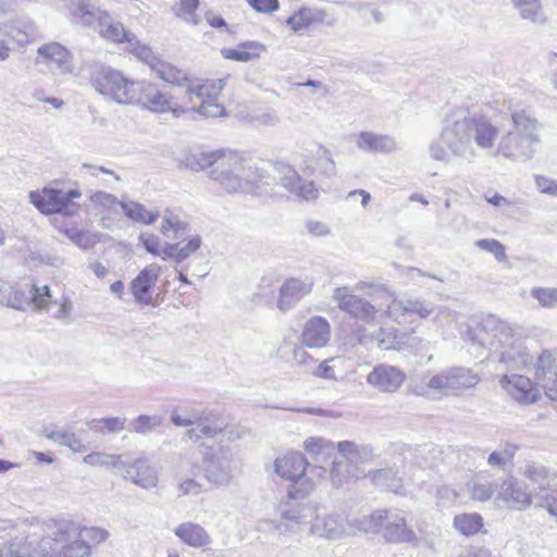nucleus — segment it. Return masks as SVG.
Instances as JSON below:
<instances>
[{
	"label": "nucleus",
	"instance_id": "nucleus-1",
	"mask_svg": "<svg viewBox=\"0 0 557 557\" xmlns=\"http://www.w3.org/2000/svg\"><path fill=\"white\" fill-rule=\"evenodd\" d=\"M271 174L259 166L249 156L233 150H215L193 156L194 170L209 169V176L228 194H252L258 183L280 184L290 194L305 200L318 198L319 189L313 182L302 181L287 163L276 161L269 164Z\"/></svg>",
	"mask_w": 557,
	"mask_h": 557
},
{
	"label": "nucleus",
	"instance_id": "nucleus-2",
	"mask_svg": "<svg viewBox=\"0 0 557 557\" xmlns=\"http://www.w3.org/2000/svg\"><path fill=\"white\" fill-rule=\"evenodd\" d=\"M498 134V128L487 117L457 108L443 120L440 137L431 141L429 153L433 160L444 163H448L450 157L472 162L476 148H493Z\"/></svg>",
	"mask_w": 557,
	"mask_h": 557
},
{
	"label": "nucleus",
	"instance_id": "nucleus-3",
	"mask_svg": "<svg viewBox=\"0 0 557 557\" xmlns=\"http://www.w3.org/2000/svg\"><path fill=\"white\" fill-rule=\"evenodd\" d=\"M81 530L72 520H51L39 541L29 536L15 537L8 546L10 557H88L89 547L81 539Z\"/></svg>",
	"mask_w": 557,
	"mask_h": 557
},
{
	"label": "nucleus",
	"instance_id": "nucleus-4",
	"mask_svg": "<svg viewBox=\"0 0 557 557\" xmlns=\"http://www.w3.org/2000/svg\"><path fill=\"white\" fill-rule=\"evenodd\" d=\"M375 289L373 284L360 281L352 288L348 286L334 288L332 299L341 311L368 325L382 324V320L386 318L400 324L403 318L408 314L405 311L404 299H394L384 309L373 302Z\"/></svg>",
	"mask_w": 557,
	"mask_h": 557
},
{
	"label": "nucleus",
	"instance_id": "nucleus-5",
	"mask_svg": "<svg viewBox=\"0 0 557 557\" xmlns=\"http://www.w3.org/2000/svg\"><path fill=\"white\" fill-rule=\"evenodd\" d=\"M483 327L487 338L481 339L480 344L488 346L508 370H522L533 364V357L525 346L520 326H512L506 321L491 318L484 322Z\"/></svg>",
	"mask_w": 557,
	"mask_h": 557
},
{
	"label": "nucleus",
	"instance_id": "nucleus-6",
	"mask_svg": "<svg viewBox=\"0 0 557 557\" xmlns=\"http://www.w3.org/2000/svg\"><path fill=\"white\" fill-rule=\"evenodd\" d=\"M359 531L381 533L387 543H413L417 535L409 525L407 515L400 509H379L352 522Z\"/></svg>",
	"mask_w": 557,
	"mask_h": 557
},
{
	"label": "nucleus",
	"instance_id": "nucleus-7",
	"mask_svg": "<svg viewBox=\"0 0 557 557\" xmlns=\"http://www.w3.org/2000/svg\"><path fill=\"white\" fill-rule=\"evenodd\" d=\"M50 301L51 294L47 285L38 287L30 282L20 285L8 282L0 283V305L18 310L46 309Z\"/></svg>",
	"mask_w": 557,
	"mask_h": 557
},
{
	"label": "nucleus",
	"instance_id": "nucleus-8",
	"mask_svg": "<svg viewBox=\"0 0 557 557\" xmlns=\"http://www.w3.org/2000/svg\"><path fill=\"white\" fill-rule=\"evenodd\" d=\"M225 86V79L190 78L187 83L186 95L190 102L194 98L200 101L199 106L185 108L186 111H196L206 117H218L224 114V108L218 103V97Z\"/></svg>",
	"mask_w": 557,
	"mask_h": 557
},
{
	"label": "nucleus",
	"instance_id": "nucleus-9",
	"mask_svg": "<svg viewBox=\"0 0 557 557\" xmlns=\"http://www.w3.org/2000/svg\"><path fill=\"white\" fill-rule=\"evenodd\" d=\"M92 86L96 91L117 103H135L137 83L127 79L119 71L102 70L92 79Z\"/></svg>",
	"mask_w": 557,
	"mask_h": 557
},
{
	"label": "nucleus",
	"instance_id": "nucleus-10",
	"mask_svg": "<svg viewBox=\"0 0 557 557\" xmlns=\"http://www.w3.org/2000/svg\"><path fill=\"white\" fill-rule=\"evenodd\" d=\"M205 479L216 487L227 486L235 468L233 453L230 448L219 446L207 448L202 456Z\"/></svg>",
	"mask_w": 557,
	"mask_h": 557
},
{
	"label": "nucleus",
	"instance_id": "nucleus-11",
	"mask_svg": "<svg viewBox=\"0 0 557 557\" xmlns=\"http://www.w3.org/2000/svg\"><path fill=\"white\" fill-rule=\"evenodd\" d=\"M81 193L76 189L62 190L55 188H44L40 191H30V202L44 214L62 213L74 215L79 206L73 202L79 198Z\"/></svg>",
	"mask_w": 557,
	"mask_h": 557
},
{
	"label": "nucleus",
	"instance_id": "nucleus-12",
	"mask_svg": "<svg viewBox=\"0 0 557 557\" xmlns=\"http://www.w3.org/2000/svg\"><path fill=\"white\" fill-rule=\"evenodd\" d=\"M37 66H45L52 75H66L73 72L70 51L57 41L41 45L35 58Z\"/></svg>",
	"mask_w": 557,
	"mask_h": 557
},
{
	"label": "nucleus",
	"instance_id": "nucleus-13",
	"mask_svg": "<svg viewBox=\"0 0 557 557\" xmlns=\"http://www.w3.org/2000/svg\"><path fill=\"white\" fill-rule=\"evenodd\" d=\"M135 103L151 112L164 113L171 111L175 116L186 112L185 108L173 106L170 96L162 91L159 86L147 82L137 83Z\"/></svg>",
	"mask_w": 557,
	"mask_h": 557
},
{
	"label": "nucleus",
	"instance_id": "nucleus-14",
	"mask_svg": "<svg viewBox=\"0 0 557 557\" xmlns=\"http://www.w3.org/2000/svg\"><path fill=\"white\" fill-rule=\"evenodd\" d=\"M314 488L312 480H306L304 487L293 486L288 490V500L282 503L278 507L280 516L283 520L301 523L311 516L313 507L309 503L298 502V498L306 497Z\"/></svg>",
	"mask_w": 557,
	"mask_h": 557
},
{
	"label": "nucleus",
	"instance_id": "nucleus-15",
	"mask_svg": "<svg viewBox=\"0 0 557 557\" xmlns=\"http://www.w3.org/2000/svg\"><path fill=\"white\" fill-rule=\"evenodd\" d=\"M338 21L331 9L302 7L286 20V24L295 34H304L312 25L334 26Z\"/></svg>",
	"mask_w": 557,
	"mask_h": 557
},
{
	"label": "nucleus",
	"instance_id": "nucleus-16",
	"mask_svg": "<svg viewBox=\"0 0 557 557\" xmlns=\"http://www.w3.org/2000/svg\"><path fill=\"white\" fill-rule=\"evenodd\" d=\"M406 377L403 369L388 363H379L368 373L367 384L379 393L393 394L399 391Z\"/></svg>",
	"mask_w": 557,
	"mask_h": 557
},
{
	"label": "nucleus",
	"instance_id": "nucleus-17",
	"mask_svg": "<svg viewBox=\"0 0 557 557\" xmlns=\"http://www.w3.org/2000/svg\"><path fill=\"white\" fill-rule=\"evenodd\" d=\"M496 499L503 502L509 509L522 511L533 505L535 496L527 483L509 478L500 484Z\"/></svg>",
	"mask_w": 557,
	"mask_h": 557
},
{
	"label": "nucleus",
	"instance_id": "nucleus-18",
	"mask_svg": "<svg viewBox=\"0 0 557 557\" xmlns=\"http://www.w3.org/2000/svg\"><path fill=\"white\" fill-rule=\"evenodd\" d=\"M124 470V479L145 490H151L159 483V472L156 466L146 457L133 460L124 459L121 468Z\"/></svg>",
	"mask_w": 557,
	"mask_h": 557
},
{
	"label": "nucleus",
	"instance_id": "nucleus-19",
	"mask_svg": "<svg viewBox=\"0 0 557 557\" xmlns=\"http://www.w3.org/2000/svg\"><path fill=\"white\" fill-rule=\"evenodd\" d=\"M499 384L513 400L521 405L534 404L540 398L539 388L528 376L505 374L500 377Z\"/></svg>",
	"mask_w": 557,
	"mask_h": 557
},
{
	"label": "nucleus",
	"instance_id": "nucleus-20",
	"mask_svg": "<svg viewBox=\"0 0 557 557\" xmlns=\"http://www.w3.org/2000/svg\"><path fill=\"white\" fill-rule=\"evenodd\" d=\"M535 145L522 138L512 131H508L499 140L497 153L505 159L525 162L531 160L536 150Z\"/></svg>",
	"mask_w": 557,
	"mask_h": 557
},
{
	"label": "nucleus",
	"instance_id": "nucleus-21",
	"mask_svg": "<svg viewBox=\"0 0 557 557\" xmlns=\"http://www.w3.org/2000/svg\"><path fill=\"white\" fill-rule=\"evenodd\" d=\"M535 377L545 391V395L555 403L557 410V357L543 351L536 361Z\"/></svg>",
	"mask_w": 557,
	"mask_h": 557
},
{
	"label": "nucleus",
	"instance_id": "nucleus-22",
	"mask_svg": "<svg viewBox=\"0 0 557 557\" xmlns=\"http://www.w3.org/2000/svg\"><path fill=\"white\" fill-rule=\"evenodd\" d=\"M307 467V459L304 455L297 451L287 453L284 456L276 458L274 462V469L277 475L284 480L293 481L295 483L300 482L299 487H304V482H306V480H311L310 478H305Z\"/></svg>",
	"mask_w": 557,
	"mask_h": 557
},
{
	"label": "nucleus",
	"instance_id": "nucleus-23",
	"mask_svg": "<svg viewBox=\"0 0 557 557\" xmlns=\"http://www.w3.org/2000/svg\"><path fill=\"white\" fill-rule=\"evenodd\" d=\"M521 474L533 485L531 491L536 500L540 499V495H545L554 488L553 483L557 479V473L554 470L535 461L525 463L521 469Z\"/></svg>",
	"mask_w": 557,
	"mask_h": 557
},
{
	"label": "nucleus",
	"instance_id": "nucleus-24",
	"mask_svg": "<svg viewBox=\"0 0 557 557\" xmlns=\"http://www.w3.org/2000/svg\"><path fill=\"white\" fill-rule=\"evenodd\" d=\"M510 131L521 136L522 138L528 139L535 146L540 145L542 124L530 110H510Z\"/></svg>",
	"mask_w": 557,
	"mask_h": 557
},
{
	"label": "nucleus",
	"instance_id": "nucleus-25",
	"mask_svg": "<svg viewBox=\"0 0 557 557\" xmlns=\"http://www.w3.org/2000/svg\"><path fill=\"white\" fill-rule=\"evenodd\" d=\"M313 282L309 278H288L280 288L277 308L285 312L292 309L302 297L312 290Z\"/></svg>",
	"mask_w": 557,
	"mask_h": 557
},
{
	"label": "nucleus",
	"instance_id": "nucleus-26",
	"mask_svg": "<svg viewBox=\"0 0 557 557\" xmlns=\"http://www.w3.org/2000/svg\"><path fill=\"white\" fill-rule=\"evenodd\" d=\"M160 267L150 264L144 268L137 276L131 282L129 289L135 301L144 305L151 304L150 290L156 285L160 275Z\"/></svg>",
	"mask_w": 557,
	"mask_h": 557
},
{
	"label": "nucleus",
	"instance_id": "nucleus-27",
	"mask_svg": "<svg viewBox=\"0 0 557 557\" xmlns=\"http://www.w3.org/2000/svg\"><path fill=\"white\" fill-rule=\"evenodd\" d=\"M331 337V327L325 318L312 317L304 325L300 339L309 348L324 347Z\"/></svg>",
	"mask_w": 557,
	"mask_h": 557
},
{
	"label": "nucleus",
	"instance_id": "nucleus-28",
	"mask_svg": "<svg viewBox=\"0 0 557 557\" xmlns=\"http://www.w3.org/2000/svg\"><path fill=\"white\" fill-rule=\"evenodd\" d=\"M357 147L369 153H391L398 150L394 137L374 132H361L356 140Z\"/></svg>",
	"mask_w": 557,
	"mask_h": 557
},
{
	"label": "nucleus",
	"instance_id": "nucleus-29",
	"mask_svg": "<svg viewBox=\"0 0 557 557\" xmlns=\"http://www.w3.org/2000/svg\"><path fill=\"white\" fill-rule=\"evenodd\" d=\"M173 532L183 544L193 548H203L212 542L209 532L196 522L180 523Z\"/></svg>",
	"mask_w": 557,
	"mask_h": 557
},
{
	"label": "nucleus",
	"instance_id": "nucleus-30",
	"mask_svg": "<svg viewBox=\"0 0 557 557\" xmlns=\"http://www.w3.org/2000/svg\"><path fill=\"white\" fill-rule=\"evenodd\" d=\"M96 27L101 38L115 44L126 42L132 35L121 22L115 21L107 12H100L98 14Z\"/></svg>",
	"mask_w": 557,
	"mask_h": 557
},
{
	"label": "nucleus",
	"instance_id": "nucleus-31",
	"mask_svg": "<svg viewBox=\"0 0 557 557\" xmlns=\"http://www.w3.org/2000/svg\"><path fill=\"white\" fill-rule=\"evenodd\" d=\"M310 534L325 539H338L344 534V527L334 515H318L311 521Z\"/></svg>",
	"mask_w": 557,
	"mask_h": 557
},
{
	"label": "nucleus",
	"instance_id": "nucleus-32",
	"mask_svg": "<svg viewBox=\"0 0 557 557\" xmlns=\"http://www.w3.org/2000/svg\"><path fill=\"white\" fill-rule=\"evenodd\" d=\"M377 330L370 334V338L377 343V346L384 350H403L405 337L394 326H386L384 320L382 324H376Z\"/></svg>",
	"mask_w": 557,
	"mask_h": 557
},
{
	"label": "nucleus",
	"instance_id": "nucleus-33",
	"mask_svg": "<svg viewBox=\"0 0 557 557\" xmlns=\"http://www.w3.org/2000/svg\"><path fill=\"white\" fill-rule=\"evenodd\" d=\"M519 16L537 26H544L548 17L541 0H511Z\"/></svg>",
	"mask_w": 557,
	"mask_h": 557
},
{
	"label": "nucleus",
	"instance_id": "nucleus-34",
	"mask_svg": "<svg viewBox=\"0 0 557 557\" xmlns=\"http://www.w3.org/2000/svg\"><path fill=\"white\" fill-rule=\"evenodd\" d=\"M201 244L202 240L199 235L190 237L185 244L183 240L174 244H165L162 249V259H173L176 262H182L196 252Z\"/></svg>",
	"mask_w": 557,
	"mask_h": 557
},
{
	"label": "nucleus",
	"instance_id": "nucleus-35",
	"mask_svg": "<svg viewBox=\"0 0 557 557\" xmlns=\"http://www.w3.org/2000/svg\"><path fill=\"white\" fill-rule=\"evenodd\" d=\"M265 47L259 41H245L237 46V48H223L221 54L226 60H233L237 62H249L260 57V51L264 50Z\"/></svg>",
	"mask_w": 557,
	"mask_h": 557
},
{
	"label": "nucleus",
	"instance_id": "nucleus-36",
	"mask_svg": "<svg viewBox=\"0 0 557 557\" xmlns=\"http://www.w3.org/2000/svg\"><path fill=\"white\" fill-rule=\"evenodd\" d=\"M369 474L377 487L395 494H404L403 479L393 468L379 469Z\"/></svg>",
	"mask_w": 557,
	"mask_h": 557
},
{
	"label": "nucleus",
	"instance_id": "nucleus-37",
	"mask_svg": "<svg viewBox=\"0 0 557 557\" xmlns=\"http://www.w3.org/2000/svg\"><path fill=\"white\" fill-rule=\"evenodd\" d=\"M90 1L91 0H71L67 9L74 23L90 26L97 21L100 11L96 10Z\"/></svg>",
	"mask_w": 557,
	"mask_h": 557
},
{
	"label": "nucleus",
	"instance_id": "nucleus-38",
	"mask_svg": "<svg viewBox=\"0 0 557 557\" xmlns=\"http://www.w3.org/2000/svg\"><path fill=\"white\" fill-rule=\"evenodd\" d=\"M450 393L457 394L479 383V376L469 369L454 368L447 370Z\"/></svg>",
	"mask_w": 557,
	"mask_h": 557
},
{
	"label": "nucleus",
	"instance_id": "nucleus-39",
	"mask_svg": "<svg viewBox=\"0 0 557 557\" xmlns=\"http://www.w3.org/2000/svg\"><path fill=\"white\" fill-rule=\"evenodd\" d=\"M197 425L200 433L207 438L216 437L222 434L226 428V423L222 417L213 411L200 412Z\"/></svg>",
	"mask_w": 557,
	"mask_h": 557
},
{
	"label": "nucleus",
	"instance_id": "nucleus-40",
	"mask_svg": "<svg viewBox=\"0 0 557 557\" xmlns=\"http://www.w3.org/2000/svg\"><path fill=\"white\" fill-rule=\"evenodd\" d=\"M120 207L129 220L145 225L152 224L159 216L158 211H149L144 205L137 201L122 200Z\"/></svg>",
	"mask_w": 557,
	"mask_h": 557
},
{
	"label": "nucleus",
	"instance_id": "nucleus-41",
	"mask_svg": "<svg viewBox=\"0 0 557 557\" xmlns=\"http://www.w3.org/2000/svg\"><path fill=\"white\" fill-rule=\"evenodd\" d=\"M151 70L162 81L187 89V83L190 78L183 71L174 67L173 65L158 60Z\"/></svg>",
	"mask_w": 557,
	"mask_h": 557
},
{
	"label": "nucleus",
	"instance_id": "nucleus-42",
	"mask_svg": "<svg viewBox=\"0 0 557 557\" xmlns=\"http://www.w3.org/2000/svg\"><path fill=\"white\" fill-rule=\"evenodd\" d=\"M339 454L347 463L362 462L372 457V448L367 445H358L355 442L343 441L337 444Z\"/></svg>",
	"mask_w": 557,
	"mask_h": 557
},
{
	"label": "nucleus",
	"instance_id": "nucleus-43",
	"mask_svg": "<svg viewBox=\"0 0 557 557\" xmlns=\"http://www.w3.org/2000/svg\"><path fill=\"white\" fill-rule=\"evenodd\" d=\"M188 224L171 210H165L161 224V233L172 239H183L187 233Z\"/></svg>",
	"mask_w": 557,
	"mask_h": 557
},
{
	"label": "nucleus",
	"instance_id": "nucleus-44",
	"mask_svg": "<svg viewBox=\"0 0 557 557\" xmlns=\"http://www.w3.org/2000/svg\"><path fill=\"white\" fill-rule=\"evenodd\" d=\"M483 525V518L476 512L460 513L454 518L455 529L466 536L478 534Z\"/></svg>",
	"mask_w": 557,
	"mask_h": 557
},
{
	"label": "nucleus",
	"instance_id": "nucleus-45",
	"mask_svg": "<svg viewBox=\"0 0 557 557\" xmlns=\"http://www.w3.org/2000/svg\"><path fill=\"white\" fill-rule=\"evenodd\" d=\"M83 462L91 467H104L120 469L124 463V456L120 454L91 453L84 457Z\"/></svg>",
	"mask_w": 557,
	"mask_h": 557
},
{
	"label": "nucleus",
	"instance_id": "nucleus-46",
	"mask_svg": "<svg viewBox=\"0 0 557 557\" xmlns=\"http://www.w3.org/2000/svg\"><path fill=\"white\" fill-rule=\"evenodd\" d=\"M518 445L513 443H504L498 449L492 451L487 458V463L491 467L504 468L510 463L518 451Z\"/></svg>",
	"mask_w": 557,
	"mask_h": 557
},
{
	"label": "nucleus",
	"instance_id": "nucleus-47",
	"mask_svg": "<svg viewBox=\"0 0 557 557\" xmlns=\"http://www.w3.org/2000/svg\"><path fill=\"white\" fill-rule=\"evenodd\" d=\"M126 42L127 51L149 65L150 69H152V66L159 60L151 48L140 42L134 34L131 35Z\"/></svg>",
	"mask_w": 557,
	"mask_h": 557
},
{
	"label": "nucleus",
	"instance_id": "nucleus-48",
	"mask_svg": "<svg viewBox=\"0 0 557 557\" xmlns=\"http://www.w3.org/2000/svg\"><path fill=\"white\" fill-rule=\"evenodd\" d=\"M304 448L312 457H321L322 459L331 457L335 450L334 444L323 437L307 438L304 443Z\"/></svg>",
	"mask_w": 557,
	"mask_h": 557
},
{
	"label": "nucleus",
	"instance_id": "nucleus-49",
	"mask_svg": "<svg viewBox=\"0 0 557 557\" xmlns=\"http://www.w3.org/2000/svg\"><path fill=\"white\" fill-rule=\"evenodd\" d=\"M163 423V417L159 414H140L129 422V431L146 435Z\"/></svg>",
	"mask_w": 557,
	"mask_h": 557
},
{
	"label": "nucleus",
	"instance_id": "nucleus-50",
	"mask_svg": "<svg viewBox=\"0 0 557 557\" xmlns=\"http://www.w3.org/2000/svg\"><path fill=\"white\" fill-rule=\"evenodd\" d=\"M496 486V483L493 481L473 480L468 483V492L471 499L486 502L494 495Z\"/></svg>",
	"mask_w": 557,
	"mask_h": 557
},
{
	"label": "nucleus",
	"instance_id": "nucleus-51",
	"mask_svg": "<svg viewBox=\"0 0 557 557\" xmlns=\"http://www.w3.org/2000/svg\"><path fill=\"white\" fill-rule=\"evenodd\" d=\"M203 484L190 475H180L176 482L178 497L198 496L203 492Z\"/></svg>",
	"mask_w": 557,
	"mask_h": 557
},
{
	"label": "nucleus",
	"instance_id": "nucleus-52",
	"mask_svg": "<svg viewBox=\"0 0 557 557\" xmlns=\"http://www.w3.org/2000/svg\"><path fill=\"white\" fill-rule=\"evenodd\" d=\"M34 26L30 23H16L9 27L8 36L18 46H24L34 36Z\"/></svg>",
	"mask_w": 557,
	"mask_h": 557
},
{
	"label": "nucleus",
	"instance_id": "nucleus-53",
	"mask_svg": "<svg viewBox=\"0 0 557 557\" xmlns=\"http://www.w3.org/2000/svg\"><path fill=\"white\" fill-rule=\"evenodd\" d=\"M199 413L195 409L185 408L182 410L175 409L171 412V422L175 426H193L197 425Z\"/></svg>",
	"mask_w": 557,
	"mask_h": 557
},
{
	"label": "nucleus",
	"instance_id": "nucleus-54",
	"mask_svg": "<svg viewBox=\"0 0 557 557\" xmlns=\"http://www.w3.org/2000/svg\"><path fill=\"white\" fill-rule=\"evenodd\" d=\"M531 295L544 308L557 307V287H534Z\"/></svg>",
	"mask_w": 557,
	"mask_h": 557
},
{
	"label": "nucleus",
	"instance_id": "nucleus-55",
	"mask_svg": "<svg viewBox=\"0 0 557 557\" xmlns=\"http://www.w3.org/2000/svg\"><path fill=\"white\" fill-rule=\"evenodd\" d=\"M404 305L408 314L414 313L421 319L428 318L434 311V307L430 302L420 298L404 299Z\"/></svg>",
	"mask_w": 557,
	"mask_h": 557
},
{
	"label": "nucleus",
	"instance_id": "nucleus-56",
	"mask_svg": "<svg viewBox=\"0 0 557 557\" xmlns=\"http://www.w3.org/2000/svg\"><path fill=\"white\" fill-rule=\"evenodd\" d=\"M474 245L478 248L492 253L498 261H505L507 259L505 246L497 239H478Z\"/></svg>",
	"mask_w": 557,
	"mask_h": 557
},
{
	"label": "nucleus",
	"instance_id": "nucleus-57",
	"mask_svg": "<svg viewBox=\"0 0 557 557\" xmlns=\"http://www.w3.org/2000/svg\"><path fill=\"white\" fill-rule=\"evenodd\" d=\"M198 7L199 0H180V9L176 14L187 23L197 25L199 23L196 15Z\"/></svg>",
	"mask_w": 557,
	"mask_h": 557
},
{
	"label": "nucleus",
	"instance_id": "nucleus-58",
	"mask_svg": "<svg viewBox=\"0 0 557 557\" xmlns=\"http://www.w3.org/2000/svg\"><path fill=\"white\" fill-rule=\"evenodd\" d=\"M350 478L349 465L343 461L333 462V467L330 471V479L335 487L342 486L347 483Z\"/></svg>",
	"mask_w": 557,
	"mask_h": 557
},
{
	"label": "nucleus",
	"instance_id": "nucleus-59",
	"mask_svg": "<svg viewBox=\"0 0 557 557\" xmlns=\"http://www.w3.org/2000/svg\"><path fill=\"white\" fill-rule=\"evenodd\" d=\"M76 525L81 530V539L90 547V545L87 543L86 539L96 543V544H99V543H102L104 542L108 536H109V532L106 530V529H102V528H98V527H91V528H81L77 523Z\"/></svg>",
	"mask_w": 557,
	"mask_h": 557
},
{
	"label": "nucleus",
	"instance_id": "nucleus-60",
	"mask_svg": "<svg viewBox=\"0 0 557 557\" xmlns=\"http://www.w3.org/2000/svg\"><path fill=\"white\" fill-rule=\"evenodd\" d=\"M90 201L95 206L102 207L108 210H114L116 206H120V201L114 195L104 191H96L90 196Z\"/></svg>",
	"mask_w": 557,
	"mask_h": 557
},
{
	"label": "nucleus",
	"instance_id": "nucleus-61",
	"mask_svg": "<svg viewBox=\"0 0 557 557\" xmlns=\"http://www.w3.org/2000/svg\"><path fill=\"white\" fill-rule=\"evenodd\" d=\"M92 423H101L103 426L100 431H107L110 433H117L125 429L126 419L120 417L102 418L100 420H94Z\"/></svg>",
	"mask_w": 557,
	"mask_h": 557
},
{
	"label": "nucleus",
	"instance_id": "nucleus-62",
	"mask_svg": "<svg viewBox=\"0 0 557 557\" xmlns=\"http://www.w3.org/2000/svg\"><path fill=\"white\" fill-rule=\"evenodd\" d=\"M139 240L149 253L162 257L163 253L162 249H160V239L157 235L151 233H143L139 236Z\"/></svg>",
	"mask_w": 557,
	"mask_h": 557
},
{
	"label": "nucleus",
	"instance_id": "nucleus-63",
	"mask_svg": "<svg viewBox=\"0 0 557 557\" xmlns=\"http://www.w3.org/2000/svg\"><path fill=\"white\" fill-rule=\"evenodd\" d=\"M349 8L357 11L360 15L367 17L370 15L375 23H381L383 21V14L372 4L368 3H349Z\"/></svg>",
	"mask_w": 557,
	"mask_h": 557
},
{
	"label": "nucleus",
	"instance_id": "nucleus-64",
	"mask_svg": "<svg viewBox=\"0 0 557 557\" xmlns=\"http://www.w3.org/2000/svg\"><path fill=\"white\" fill-rule=\"evenodd\" d=\"M535 184L541 193L557 196V181L545 175H536Z\"/></svg>",
	"mask_w": 557,
	"mask_h": 557
}]
</instances>
